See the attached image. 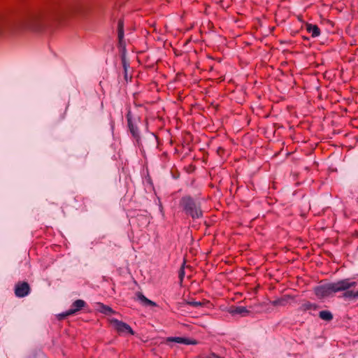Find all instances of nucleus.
Here are the masks:
<instances>
[{
    "instance_id": "nucleus-16",
    "label": "nucleus",
    "mask_w": 358,
    "mask_h": 358,
    "mask_svg": "<svg viewBox=\"0 0 358 358\" xmlns=\"http://www.w3.org/2000/svg\"><path fill=\"white\" fill-rule=\"evenodd\" d=\"M136 220L141 226H147L150 222L148 217L143 215H138L136 217Z\"/></svg>"
},
{
    "instance_id": "nucleus-8",
    "label": "nucleus",
    "mask_w": 358,
    "mask_h": 358,
    "mask_svg": "<svg viewBox=\"0 0 358 358\" xmlns=\"http://www.w3.org/2000/svg\"><path fill=\"white\" fill-rule=\"evenodd\" d=\"M124 20L120 19L117 22V37H118V45L120 47H122L125 49V43L124 41Z\"/></svg>"
},
{
    "instance_id": "nucleus-18",
    "label": "nucleus",
    "mask_w": 358,
    "mask_h": 358,
    "mask_svg": "<svg viewBox=\"0 0 358 358\" xmlns=\"http://www.w3.org/2000/svg\"><path fill=\"white\" fill-rule=\"evenodd\" d=\"M185 303L193 307H201L204 304L203 302L196 301H187Z\"/></svg>"
},
{
    "instance_id": "nucleus-5",
    "label": "nucleus",
    "mask_w": 358,
    "mask_h": 358,
    "mask_svg": "<svg viewBox=\"0 0 358 358\" xmlns=\"http://www.w3.org/2000/svg\"><path fill=\"white\" fill-rule=\"evenodd\" d=\"M31 292V287L27 282L19 281L15 285L14 293L18 298L27 296Z\"/></svg>"
},
{
    "instance_id": "nucleus-22",
    "label": "nucleus",
    "mask_w": 358,
    "mask_h": 358,
    "mask_svg": "<svg viewBox=\"0 0 358 358\" xmlns=\"http://www.w3.org/2000/svg\"><path fill=\"white\" fill-rule=\"evenodd\" d=\"M203 358H224L222 357L218 356L215 353H211L209 355L206 356Z\"/></svg>"
},
{
    "instance_id": "nucleus-23",
    "label": "nucleus",
    "mask_w": 358,
    "mask_h": 358,
    "mask_svg": "<svg viewBox=\"0 0 358 358\" xmlns=\"http://www.w3.org/2000/svg\"><path fill=\"white\" fill-rule=\"evenodd\" d=\"M224 148H221V147H219L217 150V153L221 156L222 155V153L224 152Z\"/></svg>"
},
{
    "instance_id": "nucleus-21",
    "label": "nucleus",
    "mask_w": 358,
    "mask_h": 358,
    "mask_svg": "<svg viewBox=\"0 0 358 358\" xmlns=\"http://www.w3.org/2000/svg\"><path fill=\"white\" fill-rule=\"evenodd\" d=\"M69 315H71V314H69V310H68L67 311H66L64 313L57 315V317L59 320H62Z\"/></svg>"
},
{
    "instance_id": "nucleus-4",
    "label": "nucleus",
    "mask_w": 358,
    "mask_h": 358,
    "mask_svg": "<svg viewBox=\"0 0 358 358\" xmlns=\"http://www.w3.org/2000/svg\"><path fill=\"white\" fill-rule=\"evenodd\" d=\"M127 120V127L129 132L132 137L135 139L136 145L138 147L142 145L140 131L138 127V122H140V117H134L131 113L130 108H128L127 113L126 115Z\"/></svg>"
},
{
    "instance_id": "nucleus-19",
    "label": "nucleus",
    "mask_w": 358,
    "mask_h": 358,
    "mask_svg": "<svg viewBox=\"0 0 358 358\" xmlns=\"http://www.w3.org/2000/svg\"><path fill=\"white\" fill-rule=\"evenodd\" d=\"M185 262H184L180 268L179 273H178V276H179L180 282H182L183 278L185 277Z\"/></svg>"
},
{
    "instance_id": "nucleus-14",
    "label": "nucleus",
    "mask_w": 358,
    "mask_h": 358,
    "mask_svg": "<svg viewBox=\"0 0 358 358\" xmlns=\"http://www.w3.org/2000/svg\"><path fill=\"white\" fill-rule=\"evenodd\" d=\"M289 295H285L282 297L271 301V304L273 306H285L289 299Z\"/></svg>"
},
{
    "instance_id": "nucleus-24",
    "label": "nucleus",
    "mask_w": 358,
    "mask_h": 358,
    "mask_svg": "<svg viewBox=\"0 0 358 358\" xmlns=\"http://www.w3.org/2000/svg\"><path fill=\"white\" fill-rule=\"evenodd\" d=\"M124 78L126 80H127V71H124Z\"/></svg>"
},
{
    "instance_id": "nucleus-7",
    "label": "nucleus",
    "mask_w": 358,
    "mask_h": 358,
    "mask_svg": "<svg viewBox=\"0 0 358 358\" xmlns=\"http://www.w3.org/2000/svg\"><path fill=\"white\" fill-rule=\"evenodd\" d=\"M166 341L175 342L177 343L185 345H196L198 343V341L196 340L190 339L185 337H168Z\"/></svg>"
},
{
    "instance_id": "nucleus-12",
    "label": "nucleus",
    "mask_w": 358,
    "mask_h": 358,
    "mask_svg": "<svg viewBox=\"0 0 358 358\" xmlns=\"http://www.w3.org/2000/svg\"><path fill=\"white\" fill-rule=\"evenodd\" d=\"M306 30L314 38L317 37L320 34V29L316 24H307Z\"/></svg>"
},
{
    "instance_id": "nucleus-3",
    "label": "nucleus",
    "mask_w": 358,
    "mask_h": 358,
    "mask_svg": "<svg viewBox=\"0 0 358 358\" xmlns=\"http://www.w3.org/2000/svg\"><path fill=\"white\" fill-rule=\"evenodd\" d=\"M179 207L187 216L190 217L192 220L200 219L203 216L201 202L190 195L182 196L179 201Z\"/></svg>"
},
{
    "instance_id": "nucleus-1",
    "label": "nucleus",
    "mask_w": 358,
    "mask_h": 358,
    "mask_svg": "<svg viewBox=\"0 0 358 358\" xmlns=\"http://www.w3.org/2000/svg\"><path fill=\"white\" fill-rule=\"evenodd\" d=\"M82 10L79 0H50L46 8L26 6L15 13L0 11V35L6 28L40 31L46 19L59 18L67 14L80 13Z\"/></svg>"
},
{
    "instance_id": "nucleus-17",
    "label": "nucleus",
    "mask_w": 358,
    "mask_h": 358,
    "mask_svg": "<svg viewBox=\"0 0 358 358\" xmlns=\"http://www.w3.org/2000/svg\"><path fill=\"white\" fill-rule=\"evenodd\" d=\"M101 311L103 313L108 315H111L115 313L114 310L110 307L106 306V305L102 306Z\"/></svg>"
},
{
    "instance_id": "nucleus-20",
    "label": "nucleus",
    "mask_w": 358,
    "mask_h": 358,
    "mask_svg": "<svg viewBox=\"0 0 358 358\" xmlns=\"http://www.w3.org/2000/svg\"><path fill=\"white\" fill-rule=\"evenodd\" d=\"M122 63L124 69V71H127L129 64L127 62L124 55L122 56Z\"/></svg>"
},
{
    "instance_id": "nucleus-6",
    "label": "nucleus",
    "mask_w": 358,
    "mask_h": 358,
    "mask_svg": "<svg viewBox=\"0 0 358 358\" xmlns=\"http://www.w3.org/2000/svg\"><path fill=\"white\" fill-rule=\"evenodd\" d=\"M111 323L114 325L115 328L119 333H129L134 335V332L131 327L127 323L120 321L117 319L111 320Z\"/></svg>"
},
{
    "instance_id": "nucleus-15",
    "label": "nucleus",
    "mask_w": 358,
    "mask_h": 358,
    "mask_svg": "<svg viewBox=\"0 0 358 358\" xmlns=\"http://www.w3.org/2000/svg\"><path fill=\"white\" fill-rule=\"evenodd\" d=\"M319 317L325 321H331L333 319L332 313L329 310H322L319 313Z\"/></svg>"
},
{
    "instance_id": "nucleus-13",
    "label": "nucleus",
    "mask_w": 358,
    "mask_h": 358,
    "mask_svg": "<svg viewBox=\"0 0 358 358\" xmlns=\"http://www.w3.org/2000/svg\"><path fill=\"white\" fill-rule=\"evenodd\" d=\"M318 306L315 303H310V301H306L305 303H302L299 308V311L301 312H306L307 310H316L317 309Z\"/></svg>"
},
{
    "instance_id": "nucleus-2",
    "label": "nucleus",
    "mask_w": 358,
    "mask_h": 358,
    "mask_svg": "<svg viewBox=\"0 0 358 358\" xmlns=\"http://www.w3.org/2000/svg\"><path fill=\"white\" fill-rule=\"evenodd\" d=\"M357 284V282L352 281L350 278H345L316 287L315 294L319 298H324L338 292H344L342 295L344 299L355 300L358 299V289L353 291L350 289L355 287Z\"/></svg>"
},
{
    "instance_id": "nucleus-11",
    "label": "nucleus",
    "mask_w": 358,
    "mask_h": 358,
    "mask_svg": "<svg viewBox=\"0 0 358 358\" xmlns=\"http://www.w3.org/2000/svg\"><path fill=\"white\" fill-rule=\"evenodd\" d=\"M137 299L145 306H157V303L146 298L142 292H138L136 294Z\"/></svg>"
},
{
    "instance_id": "nucleus-9",
    "label": "nucleus",
    "mask_w": 358,
    "mask_h": 358,
    "mask_svg": "<svg viewBox=\"0 0 358 358\" xmlns=\"http://www.w3.org/2000/svg\"><path fill=\"white\" fill-rule=\"evenodd\" d=\"M86 306V302L82 299L76 300L71 305V308L69 310V314L73 315L80 310Z\"/></svg>"
},
{
    "instance_id": "nucleus-10",
    "label": "nucleus",
    "mask_w": 358,
    "mask_h": 358,
    "mask_svg": "<svg viewBox=\"0 0 358 358\" xmlns=\"http://www.w3.org/2000/svg\"><path fill=\"white\" fill-rule=\"evenodd\" d=\"M229 313L232 315H240L245 316L250 311L244 306H231L229 310Z\"/></svg>"
}]
</instances>
